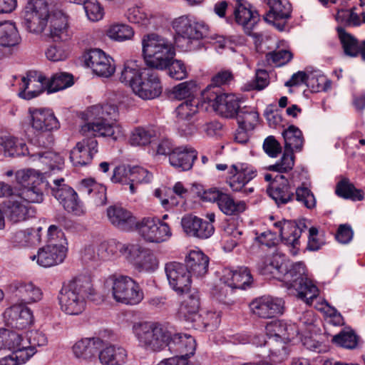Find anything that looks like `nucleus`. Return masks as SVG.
Masks as SVG:
<instances>
[{
	"instance_id": "nucleus-1",
	"label": "nucleus",
	"mask_w": 365,
	"mask_h": 365,
	"mask_svg": "<svg viewBox=\"0 0 365 365\" xmlns=\"http://www.w3.org/2000/svg\"><path fill=\"white\" fill-rule=\"evenodd\" d=\"M280 257L273 256L272 259H266L258 262L257 268L262 274H272L283 282L287 289H294L299 299L307 304L319 294L317 286L305 274V265L303 262H296L289 267Z\"/></svg>"
},
{
	"instance_id": "nucleus-2",
	"label": "nucleus",
	"mask_w": 365,
	"mask_h": 365,
	"mask_svg": "<svg viewBox=\"0 0 365 365\" xmlns=\"http://www.w3.org/2000/svg\"><path fill=\"white\" fill-rule=\"evenodd\" d=\"M87 123L81 126L83 135L110 137L117 140L123 137V130L119 125L110 123L118 115V108L113 103L98 104L90 107L86 113Z\"/></svg>"
},
{
	"instance_id": "nucleus-3",
	"label": "nucleus",
	"mask_w": 365,
	"mask_h": 365,
	"mask_svg": "<svg viewBox=\"0 0 365 365\" xmlns=\"http://www.w3.org/2000/svg\"><path fill=\"white\" fill-rule=\"evenodd\" d=\"M120 81L128 85L135 95L143 100L158 97L163 86L158 71L155 68H139L135 62L128 61L124 64Z\"/></svg>"
},
{
	"instance_id": "nucleus-4",
	"label": "nucleus",
	"mask_w": 365,
	"mask_h": 365,
	"mask_svg": "<svg viewBox=\"0 0 365 365\" xmlns=\"http://www.w3.org/2000/svg\"><path fill=\"white\" fill-rule=\"evenodd\" d=\"M95 289L90 277L78 276L63 284L58 296L61 309L69 315L81 314L86 307V299L95 300Z\"/></svg>"
},
{
	"instance_id": "nucleus-5",
	"label": "nucleus",
	"mask_w": 365,
	"mask_h": 365,
	"mask_svg": "<svg viewBox=\"0 0 365 365\" xmlns=\"http://www.w3.org/2000/svg\"><path fill=\"white\" fill-rule=\"evenodd\" d=\"M46 78L36 72H29L26 76L22 78L19 96L22 98L30 100L39 96L44 91L45 88L48 93L63 90L73 84V75L59 72L53 74L49 81Z\"/></svg>"
},
{
	"instance_id": "nucleus-6",
	"label": "nucleus",
	"mask_w": 365,
	"mask_h": 365,
	"mask_svg": "<svg viewBox=\"0 0 365 365\" xmlns=\"http://www.w3.org/2000/svg\"><path fill=\"white\" fill-rule=\"evenodd\" d=\"M142 46L147 66L155 69H166L175 56L173 43L156 34L145 35L142 39Z\"/></svg>"
},
{
	"instance_id": "nucleus-7",
	"label": "nucleus",
	"mask_w": 365,
	"mask_h": 365,
	"mask_svg": "<svg viewBox=\"0 0 365 365\" xmlns=\"http://www.w3.org/2000/svg\"><path fill=\"white\" fill-rule=\"evenodd\" d=\"M106 282L110 287L113 299L117 302L127 305H135L143 299V292L138 283L128 276L110 275Z\"/></svg>"
},
{
	"instance_id": "nucleus-8",
	"label": "nucleus",
	"mask_w": 365,
	"mask_h": 365,
	"mask_svg": "<svg viewBox=\"0 0 365 365\" xmlns=\"http://www.w3.org/2000/svg\"><path fill=\"white\" fill-rule=\"evenodd\" d=\"M133 331L140 344L152 351H159L168 346L171 337V332L158 323L135 324Z\"/></svg>"
},
{
	"instance_id": "nucleus-9",
	"label": "nucleus",
	"mask_w": 365,
	"mask_h": 365,
	"mask_svg": "<svg viewBox=\"0 0 365 365\" xmlns=\"http://www.w3.org/2000/svg\"><path fill=\"white\" fill-rule=\"evenodd\" d=\"M202 100L210 105L222 117L234 118L240 110V98L235 94L222 93L221 89L212 91V88H205L202 92Z\"/></svg>"
},
{
	"instance_id": "nucleus-10",
	"label": "nucleus",
	"mask_w": 365,
	"mask_h": 365,
	"mask_svg": "<svg viewBox=\"0 0 365 365\" xmlns=\"http://www.w3.org/2000/svg\"><path fill=\"white\" fill-rule=\"evenodd\" d=\"M173 28L178 34V42L185 41L186 48L195 49L199 45V40L207 35V27L201 23L195 22L187 16H180L173 21Z\"/></svg>"
},
{
	"instance_id": "nucleus-11",
	"label": "nucleus",
	"mask_w": 365,
	"mask_h": 365,
	"mask_svg": "<svg viewBox=\"0 0 365 365\" xmlns=\"http://www.w3.org/2000/svg\"><path fill=\"white\" fill-rule=\"evenodd\" d=\"M152 178V173L142 167L122 165L115 168L110 180L113 183L129 185L130 192L134 194L136 185L149 183Z\"/></svg>"
},
{
	"instance_id": "nucleus-12",
	"label": "nucleus",
	"mask_w": 365,
	"mask_h": 365,
	"mask_svg": "<svg viewBox=\"0 0 365 365\" xmlns=\"http://www.w3.org/2000/svg\"><path fill=\"white\" fill-rule=\"evenodd\" d=\"M24 24L31 33H41L48 22V8L46 0H29L23 12Z\"/></svg>"
},
{
	"instance_id": "nucleus-13",
	"label": "nucleus",
	"mask_w": 365,
	"mask_h": 365,
	"mask_svg": "<svg viewBox=\"0 0 365 365\" xmlns=\"http://www.w3.org/2000/svg\"><path fill=\"white\" fill-rule=\"evenodd\" d=\"M202 201L215 202L220 210L226 215H238L246 209L244 201H235L232 196L217 187L204 190L200 194Z\"/></svg>"
},
{
	"instance_id": "nucleus-14",
	"label": "nucleus",
	"mask_w": 365,
	"mask_h": 365,
	"mask_svg": "<svg viewBox=\"0 0 365 365\" xmlns=\"http://www.w3.org/2000/svg\"><path fill=\"white\" fill-rule=\"evenodd\" d=\"M136 227L140 236L149 242L160 243L172 235L169 225L156 217H144Z\"/></svg>"
},
{
	"instance_id": "nucleus-15",
	"label": "nucleus",
	"mask_w": 365,
	"mask_h": 365,
	"mask_svg": "<svg viewBox=\"0 0 365 365\" xmlns=\"http://www.w3.org/2000/svg\"><path fill=\"white\" fill-rule=\"evenodd\" d=\"M71 150L70 160L74 166H85L90 164L98 152L97 135H85Z\"/></svg>"
},
{
	"instance_id": "nucleus-16",
	"label": "nucleus",
	"mask_w": 365,
	"mask_h": 365,
	"mask_svg": "<svg viewBox=\"0 0 365 365\" xmlns=\"http://www.w3.org/2000/svg\"><path fill=\"white\" fill-rule=\"evenodd\" d=\"M165 271L170 287L178 294L189 290L191 277L185 264L172 262L165 264Z\"/></svg>"
},
{
	"instance_id": "nucleus-17",
	"label": "nucleus",
	"mask_w": 365,
	"mask_h": 365,
	"mask_svg": "<svg viewBox=\"0 0 365 365\" xmlns=\"http://www.w3.org/2000/svg\"><path fill=\"white\" fill-rule=\"evenodd\" d=\"M85 63L95 74L101 77H110L115 70L113 59L101 49L90 50L85 57Z\"/></svg>"
},
{
	"instance_id": "nucleus-18",
	"label": "nucleus",
	"mask_w": 365,
	"mask_h": 365,
	"mask_svg": "<svg viewBox=\"0 0 365 365\" xmlns=\"http://www.w3.org/2000/svg\"><path fill=\"white\" fill-rule=\"evenodd\" d=\"M231 6L232 16L227 18V22L232 23L235 20L237 24L250 31L259 20L257 11H252L250 4L245 0H235Z\"/></svg>"
},
{
	"instance_id": "nucleus-19",
	"label": "nucleus",
	"mask_w": 365,
	"mask_h": 365,
	"mask_svg": "<svg viewBox=\"0 0 365 365\" xmlns=\"http://www.w3.org/2000/svg\"><path fill=\"white\" fill-rule=\"evenodd\" d=\"M186 297L182 302L180 309V317L185 321L191 323L192 327H200V315L199 309L200 307V296L197 289H192L186 291Z\"/></svg>"
},
{
	"instance_id": "nucleus-20",
	"label": "nucleus",
	"mask_w": 365,
	"mask_h": 365,
	"mask_svg": "<svg viewBox=\"0 0 365 365\" xmlns=\"http://www.w3.org/2000/svg\"><path fill=\"white\" fill-rule=\"evenodd\" d=\"M250 308L252 312L263 319L276 317L284 312V301L272 297H262L253 300Z\"/></svg>"
},
{
	"instance_id": "nucleus-21",
	"label": "nucleus",
	"mask_w": 365,
	"mask_h": 365,
	"mask_svg": "<svg viewBox=\"0 0 365 365\" xmlns=\"http://www.w3.org/2000/svg\"><path fill=\"white\" fill-rule=\"evenodd\" d=\"M234 173L227 179L233 192H240L246 195L253 192V187H247L248 182L256 176V170L247 165L242 164L240 167L236 165H232Z\"/></svg>"
},
{
	"instance_id": "nucleus-22",
	"label": "nucleus",
	"mask_w": 365,
	"mask_h": 365,
	"mask_svg": "<svg viewBox=\"0 0 365 365\" xmlns=\"http://www.w3.org/2000/svg\"><path fill=\"white\" fill-rule=\"evenodd\" d=\"M267 1L269 10L264 16V21L273 24L279 31H284L287 20L291 17V4L287 0H267Z\"/></svg>"
},
{
	"instance_id": "nucleus-23",
	"label": "nucleus",
	"mask_w": 365,
	"mask_h": 365,
	"mask_svg": "<svg viewBox=\"0 0 365 365\" xmlns=\"http://www.w3.org/2000/svg\"><path fill=\"white\" fill-rule=\"evenodd\" d=\"M3 317L6 326L17 329H24L33 322L32 312L22 304L6 309Z\"/></svg>"
},
{
	"instance_id": "nucleus-24",
	"label": "nucleus",
	"mask_w": 365,
	"mask_h": 365,
	"mask_svg": "<svg viewBox=\"0 0 365 365\" xmlns=\"http://www.w3.org/2000/svg\"><path fill=\"white\" fill-rule=\"evenodd\" d=\"M67 249L65 245L59 243L58 245L47 244L39 249L36 255L31 257L32 260L37 259V263L43 267H50L57 265L64 260Z\"/></svg>"
},
{
	"instance_id": "nucleus-25",
	"label": "nucleus",
	"mask_w": 365,
	"mask_h": 365,
	"mask_svg": "<svg viewBox=\"0 0 365 365\" xmlns=\"http://www.w3.org/2000/svg\"><path fill=\"white\" fill-rule=\"evenodd\" d=\"M294 187L289 185L288 180L282 174H277L267 188L269 195L278 206L292 201L294 199Z\"/></svg>"
},
{
	"instance_id": "nucleus-26",
	"label": "nucleus",
	"mask_w": 365,
	"mask_h": 365,
	"mask_svg": "<svg viewBox=\"0 0 365 365\" xmlns=\"http://www.w3.org/2000/svg\"><path fill=\"white\" fill-rule=\"evenodd\" d=\"M168 349L171 353L180 359L187 360L195 354L196 342L190 334L182 333H171L169 339Z\"/></svg>"
},
{
	"instance_id": "nucleus-27",
	"label": "nucleus",
	"mask_w": 365,
	"mask_h": 365,
	"mask_svg": "<svg viewBox=\"0 0 365 365\" xmlns=\"http://www.w3.org/2000/svg\"><path fill=\"white\" fill-rule=\"evenodd\" d=\"M183 230L189 235L201 239H207L215 231L213 225L192 215H187L181 220Z\"/></svg>"
},
{
	"instance_id": "nucleus-28",
	"label": "nucleus",
	"mask_w": 365,
	"mask_h": 365,
	"mask_svg": "<svg viewBox=\"0 0 365 365\" xmlns=\"http://www.w3.org/2000/svg\"><path fill=\"white\" fill-rule=\"evenodd\" d=\"M104 346V341L99 337L83 338L76 341L72 351L76 358L81 361H92Z\"/></svg>"
},
{
	"instance_id": "nucleus-29",
	"label": "nucleus",
	"mask_w": 365,
	"mask_h": 365,
	"mask_svg": "<svg viewBox=\"0 0 365 365\" xmlns=\"http://www.w3.org/2000/svg\"><path fill=\"white\" fill-rule=\"evenodd\" d=\"M109 222L116 228L130 231L137 226L136 219L127 209L120 205H111L107 208Z\"/></svg>"
},
{
	"instance_id": "nucleus-30",
	"label": "nucleus",
	"mask_w": 365,
	"mask_h": 365,
	"mask_svg": "<svg viewBox=\"0 0 365 365\" xmlns=\"http://www.w3.org/2000/svg\"><path fill=\"white\" fill-rule=\"evenodd\" d=\"M49 33L48 35L53 41H67L71 37L67 16L61 11L48 13Z\"/></svg>"
},
{
	"instance_id": "nucleus-31",
	"label": "nucleus",
	"mask_w": 365,
	"mask_h": 365,
	"mask_svg": "<svg viewBox=\"0 0 365 365\" xmlns=\"http://www.w3.org/2000/svg\"><path fill=\"white\" fill-rule=\"evenodd\" d=\"M220 281L232 289H245L250 286L252 277L247 267H241L235 271L225 268L222 270Z\"/></svg>"
},
{
	"instance_id": "nucleus-32",
	"label": "nucleus",
	"mask_w": 365,
	"mask_h": 365,
	"mask_svg": "<svg viewBox=\"0 0 365 365\" xmlns=\"http://www.w3.org/2000/svg\"><path fill=\"white\" fill-rule=\"evenodd\" d=\"M29 113L31 125L37 131H50L59 127L58 120L50 110L30 108Z\"/></svg>"
},
{
	"instance_id": "nucleus-33",
	"label": "nucleus",
	"mask_w": 365,
	"mask_h": 365,
	"mask_svg": "<svg viewBox=\"0 0 365 365\" xmlns=\"http://www.w3.org/2000/svg\"><path fill=\"white\" fill-rule=\"evenodd\" d=\"M9 292L22 302L29 304L41 299V289L32 282L15 281L9 287Z\"/></svg>"
},
{
	"instance_id": "nucleus-34",
	"label": "nucleus",
	"mask_w": 365,
	"mask_h": 365,
	"mask_svg": "<svg viewBox=\"0 0 365 365\" xmlns=\"http://www.w3.org/2000/svg\"><path fill=\"white\" fill-rule=\"evenodd\" d=\"M185 266L190 277H203L208 272L209 257L200 250H192L185 257Z\"/></svg>"
},
{
	"instance_id": "nucleus-35",
	"label": "nucleus",
	"mask_w": 365,
	"mask_h": 365,
	"mask_svg": "<svg viewBox=\"0 0 365 365\" xmlns=\"http://www.w3.org/2000/svg\"><path fill=\"white\" fill-rule=\"evenodd\" d=\"M197 155V151L192 148H175L170 153L169 161L179 171L188 170L192 167Z\"/></svg>"
},
{
	"instance_id": "nucleus-36",
	"label": "nucleus",
	"mask_w": 365,
	"mask_h": 365,
	"mask_svg": "<svg viewBox=\"0 0 365 365\" xmlns=\"http://www.w3.org/2000/svg\"><path fill=\"white\" fill-rule=\"evenodd\" d=\"M126 356V351L123 347L105 344L98 353L100 362L105 365H120L125 362Z\"/></svg>"
},
{
	"instance_id": "nucleus-37",
	"label": "nucleus",
	"mask_w": 365,
	"mask_h": 365,
	"mask_svg": "<svg viewBox=\"0 0 365 365\" xmlns=\"http://www.w3.org/2000/svg\"><path fill=\"white\" fill-rule=\"evenodd\" d=\"M274 225L279 230L282 240L287 245H291L296 248L299 245L300 231L297 222L291 220L279 221Z\"/></svg>"
},
{
	"instance_id": "nucleus-38",
	"label": "nucleus",
	"mask_w": 365,
	"mask_h": 365,
	"mask_svg": "<svg viewBox=\"0 0 365 365\" xmlns=\"http://www.w3.org/2000/svg\"><path fill=\"white\" fill-rule=\"evenodd\" d=\"M21 41V38L14 23L0 22V46L14 48L20 43Z\"/></svg>"
},
{
	"instance_id": "nucleus-39",
	"label": "nucleus",
	"mask_w": 365,
	"mask_h": 365,
	"mask_svg": "<svg viewBox=\"0 0 365 365\" xmlns=\"http://www.w3.org/2000/svg\"><path fill=\"white\" fill-rule=\"evenodd\" d=\"M47 184L44 183L43 178L38 185L35 183L25 187L15 188L13 195H17L29 203H41L43 200V188Z\"/></svg>"
},
{
	"instance_id": "nucleus-40",
	"label": "nucleus",
	"mask_w": 365,
	"mask_h": 365,
	"mask_svg": "<svg viewBox=\"0 0 365 365\" xmlns=\"http://www.w3.org/2000/svg\"><path fill=\"white\" fill-rule=\"evenodd\" d=\"M0 149L4 150L5 155L9 157L29 155L26 143L9 135L0 136Z\"/></svg>"
},
{
	"instance_id": "nucleus-41",
	"label": "nucleus",
	"mask_w": 365,
	"mask_h": 365,
	"mask_svg": "<svg viewBox=\"0 0 365 365\" xmlns=\"http://www.w3.org/2000/svg\"><path fill=\"white\" fill-rule=\"evenodd\" d=\"M41 227L17 230L12 233L11 241L14 245L19 247L36 245L41 241Z\"/></svg>"
},
{
	"instance_id": "nucleus-42",
	"label": "nucleus",
	"mask_w": 365,
	"mask_h": 365,
	"mask_svg": "<svg viewBox=\"0 0 365 365\" xmlns=\"http://www.w3.org/2000/svg\"><path fill=\"white\" fill-rule=\"evenodd\" d=\"M266 333L269 337H274L289 341L294 338L295 331L290 325L282 321H274L267 324Z\"/></svg>"
},
{
	"instance_id": "nucleus-43",
	"label": "nucleus",
	"mask_w": 365,
	"mask_h": 365,
	"mask_svg": "<svg viewBox=\"0 0 365 365\" xmlns=\"http://www.w3.org/2000/svg\"><path fill=\"white\" fill-rule=\"evenodd\" d=\"M286 150L301 151L304 144V138L302 131L294 125H289L282 132Z\"/></svg>"
},
{
	"instance_id": "nucleus-44",
	"label": "nucleus",
	"mask_w": 365,
	"mask_h": 365,
	"mask_svg": "<svg viewBox=\"0 0 365 365\" xmlns=\"http://www.w3.org/2000/svg\"><path fill=\"white\" fill-rule=\"evenodd\" d=\"M337 32L344 53L350 57L357 56L360 51V43L358 40L341 27L337 28Z\"/></svg>"
},
{
	"instance_id": "nucleus-45",
	"label": "nucleus",
	"mask_w": 365,
	"mask_h": 365,
	"mask_svg": "<svg viewBox=\"0 0 365 365\" xmlns=\"http://www.w3.org/2000/svg\"><path fill=\"white\" fill-rule=\"evenodd\" d=\"M9 219L18 222L26 220V219L34 216L35 210L31 207L22 204L18 201H13L8 206Z\"/></svg>"
},
{
	"instance_id": "nucleus-46",
	"label": "nucleus",
	"mask_w": 365,
	"mask_h": 365,
	"mask_svg": "<svg viewBox=\"0 0 365 365\" xmlns=\"http://www.w3.org/2000/svg\"><path fill=\"white\" fill-rule=\"evenodd\" d=\"M286 340L269 337L267 341H264V345L269 348L270 354L273 357L274 362H280L284 360L289 354V351L285 344Z\"/></svg>"
},
{
	"instance_id": "nucleus-47",
	"label": "nucleus",
	"mask_w": 365,
	"mask_h": 365,
	"mask_svg": "<svg viewBox=\"0 0 365 365\" xmlns=\"http://www.w3.org/2000/svg\"><path fill=\"white\" fill-rule=\"evenodd\" d=\"M235 118L240 128L252 130L258 121L259 114L254 108L244 106L238 111Z\"/></svg>"
},
{
	"instance_id": "nucleus-48",
	"label": "nucleus",
	"mask_w": 365,
	"mask_h": 365,
	"mask_svg": "<svg viewBox=\"0 0 365 365\" xmlns=\"http://www.w3.org/2000/svg\"><path fill=\"white\" fill-rule=\"evenodd\" d=\"M336 193L341 197L351 199L354 201L364 199L363 191L360 189H356L346 178L338 182L336 187Z\"/></svg>"
},
{
	"instance_id": "nucleus-49",
	"label": "nucleus",
	"mask_w": 365,
	"mask_h": 365,
	"mask_svg": "<svg viewBox=\"0 0 365 365\" xmlns=\"http://www.w3.org/2000/svg\"><path fill=\"white\" fill-rule=\"evenodd\" d=\"M4 348L13 351H24L27 347V341L23 339L21 334L17 331L5 329Z\"/></svg>"
},
{
	"instance_id": "nucleus-50",
	"label": "nucleus",
	"mask_w": 365,
	"mask_h": 365,
	"mask_svg": "<svg viewBox=\"0 0 365 365\" xmlns=\"http://www.w3.org/2000/svg\"><path fill=\"white\" fill-rule=\"evenodd\" d=\"M359 337L352 329H344L332 337L331 341L336 345L347 349H354L358 344Z\"/></svg>"
},
{
	"instance_id": "nucleus-51",
	"label": "nucleus",
	"mask_w": 365,
	"mask_h": 365,
	"mask_svg": "<svg viewBox=\"0 0 365 365\" xmlns=\"http://www.w3.org/2000/svg\"><path fill=\"white\" fill-rule=\"evenodd\" d=\"M197 101H186L180 103L175 109L177 122L190 121L197 113Z\"/></svg>"
},
{
	"instance_id": "nucleus-52",
	"label": "nucleus",
	"mask_w": 365,
	"mask_h": 365,
	"mask_svg": "<svg viewBox=\"0 0 365 365\" xmlns=\"http://www.w3.org/2000/svg\"><path fill=\"white\" fill-rule=\"evenodd\" d=\"M43 175L34 169L21 170L16 173V180L18 187H25L32 184H38L41 182Z\"/></svg>"
},
{
	"instance_id": "nucleus-53",
	"label": "nucleus",
	"mask_w": 365,
	"mask_h": 365,
	"mask_svg": "<svg viewBox=\"0 0 365 365\" xmlns=\"http://www.w3.org/2000/svg\"><path fill=\"white\" fill-rule=\"evenodd\" d=\"M107 36L116 41L130 40L134 35V31L128 25L120 24L112 25L106 31Z\"/></svg>"
},
{
	"instance_id": "nucleus-54",
	"label": "nucleus",
	"mask_w": 365,
	"mask_h": 365,
	"mask_svg": "<svg viewBox=\"0 0 365 365\" xmlns=\"http://www.w3.org/2000/svg\"><path fill=\"white\" fill-rule=\"evenodd\" d=\"M155 138V132L153 130L137 128L132 132L130 142L133 145L145 146L153 143Z\"/></svg>"
},
{
	"instance_id": "nucleus-55",
	"label": "nucleus",
	"mask_w": 365,
	"mask_h": 365,
	"mask_svg": "<svg viewBox=\"0 0 365 365\" xmlns=\"http://www.w3.org/2000/svg\"><path fill=\"white\" fill-rule=\"evenodd\" d=\"M31 156H38L41 163L47 165L51 170H59L63 164V158L53 151L38 152L36 154L31 155Z\"/></svg>"
},
{
	"instance_id": "nucleus-56",
	"label": "nucleus",
	"mask_w": 365,
	"mask_h": 365,
	"mask_svg": "<svg viewBox=\"0 0 365 365\" xmlns=\"http://www.w3.org/2000/svg\"><path fill=\"white\" fill-rule=\"evenodd\" d=\"M197 91V86L195 81H185L179 83L173 88L174 98L182 100L190 97Z\"/></svg>"
},
{
	"instance_id": "nucleus-57",
	"label": "nucleus",
	"mask_w": 365,
	"mask_h": 365,
	"mask_svg": "<svg viewBox=\"0 0 365 365\" xmlns=\"http://www.w3.org/2000/svg\"><path fill=\"white\" fill-rule=\"evenodd\" d=\"M63 178H59L53 181L50 185L51 194L61 203L67 197H70L71 192L73 190L72 187L64 183Z\"/></svg>"
},
{
	"instance_id": "nucleus-58",
	"label": "nucleus",
	"mask_w": 365,
	"mask_h": 365,
	"mask_svg": "<svg viewBox=\"0 0 365 365\" xmlns=\"http://www.w3.org/2000/svg\"><path fill=\"white\" fill-rule=\"evenodd\" d=\"M118 247V250L120 252H121L123 255H125V257L135 265L140 259L141 256L143 255V252L148 250L142 247L139 245L119 244Z\"/></svg>"
},
{
	"instance_id": "nucleus-59",
	"label": "nucleus",
	"mask_w": 365,
	"mask_h": 365,
	"mask_svg": "<svg viewBox=\"0 0 365 365\" xmlns=\"http://www.w3.org/2000/svg\"><path fill=\"white\" fill-rule=\"evenodd\" d=\"M126 16L128 20L133 24L143 26H148L151 24L152 16L137 6L129 9Z\"/></svg>"
},
{
	"instance_id": "nucleus-60",
	"label": "nucleus",
	"mask_w": 365,
	"mask_h": 365,
	"mask_svg": "<svg viewBox=\"0 0 365 365\" xmlns=\"http://www.w3.org/2000/svg\"><path fill=\"white\" fill-rule=\"evenodd\" d=\"M294 165V155L293 151L286 150L279 163L269 167V170L277 171L281 174L291 170Z\"/></svg>"
},
{
	"instance_id": "nucleus-61",
	"label": "nucleus",
	"mask_w": 365,
	"mask_h": 365,
	"mask_svg": "<svg viewBox=\"0 0 365 365\" xmlns=\"http://www.w3.org/2000/svg\"><path fill=\"white\" fill-rule=\"evenodd\" d=\"M294 198L308 209L316 206V200L312 191L307 187L300 186L294 188Z\"/></svg>"
},
{
	"instance_id": "nucleus-62",
	"label": "nucleus",
	"mask_w": 365,
	"mask_h": 365,
	"mask_svg": "<svg viewBox=\"0 0 365 365\" xmlns=\"http://www.w3.org/2000/svg\"><path fill=\"white\" fill-rule=\"evenodd\" d=\"M33 355L32 349L28 353L24 351H13L11 354L0 359V365H20L28 361Z\"/></svg>"
},
{
	"instance_id": "nucleus-63",
	"label": "nucleus",
	"mask_w": 365,
	"mask_h": 365,
	"mask_svg": "<svg viewBox=\"0 0 365 365\" xmlns=\"http://www.w3.org/2000/svg\"><path fill=\"white\" fill-rule=\"evenodd\" d=\"M140 271H153L158 266V260L153 252L148 250L143 252V255L135 265Z\"/></svg>"
},
{
	"instance_id": "nucleus-64",
	"label": "nucleus",
	"mask_w": 365,
	"mask_h": 365,
	"mask_svg": "<svg viewBox=\"0 0 365 365\" xmlns=\"http://www.w3.org/2000/svg\"><path fill=\"white\" fill-rule=\"evenodd\" d=\"M88 18L92 21H96L103 18V10L97 0H85L82 2Z\"/></svg>"
}]
</instances>
